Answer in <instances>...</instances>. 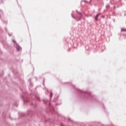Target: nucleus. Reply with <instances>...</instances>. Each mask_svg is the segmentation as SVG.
I'll return each instance as SVG.
<instances>
[{
    "mask_svg": "<svg viewBox=\"0 0 126 126\" xmlns=\"http://www.w3.org/2000/svg\"><path fill=\"white\" fill-rule=\"evenodd\" d=\"M13 42H14V43H15V40H13Z\"/></svg>",
    "mask_w": 126,
    "mask_h": 126,
    "instance_id": "obj_6",
    "label": "nucleus"
},
{
    "mask_svg": "<svg viewBox=\"0 0 126 126\" xmlns=\"http://www.w3.org/2000/svg\"><path fill=\"white\" fill-rule=\"evenodd\" d=\"M122 32H126V29L123 28L121 29Z\"/></svg>",
    "mask_w": 126,
    "mask_h": 126,
    "instance_id": "obj_2",
    "label": "nucleus"
},
{
    "mask_svg": "<svg viewBox=\"0 0 126 126\" xmlns=\"http://www.w3.org/2000/svg\"><path fill=\"white\" fill-rule=\"evenodd\" d=\"M106 7H110V6L109 5H108L107 6H106Z\"/></svg>",
    "mask_w": 126,
    "mask_h": 126,
    "instance_id": "obj_5",
    "label": "nucleus"
},
{
    "mask_svg": "<svg viewBox=\"0 0 126 126\" xmlns=\"http://www.w3.org/2000/svg\"><path fill=\"white\" fill-rule=\"evenodd\" d=\"M16 49L18 51H20V50H21V48L19 46L17 47Z\"/></svg>",
    "mask_w": 126,
    "mask_h": 126,
    "instance_id": "obj_3",
    "label": "nucleus"
},
{
    "mask_svg": "<svg viewBox=\"0 0 126 126\" xmlns=\"http://www.w3.org/2000/svg\"><path fill=\"white\" fill-rule=\"evenodd\" d=\"M50 96H51V97H52V96H53V94L51 93L50 94Z\"/></svg>",
    "mask_w": 126,
    "mask_h": 126,
    "instance_id": "obj_4",
    "label": "nucleus"
},
{
    "mask_svg": "<svg viewBox=\"0 0 126 126\" xmlns=\"http://www.w3.org/2000/svg\"><path fill=\"white\" fill-rule=\"evenodd\" d=\"M100 15H101V13H99V14H98L96 16V17H95V20H96V21H98V17H99V16H100Z\"/></svg>",
    "mask_w": 126,
    "mask_h": 126,
    "instance_id": "obj_1",
    "label": "nucleus"
}]
</instances>
